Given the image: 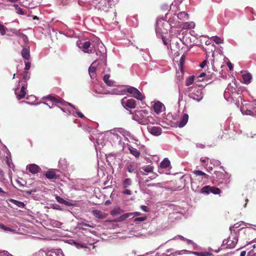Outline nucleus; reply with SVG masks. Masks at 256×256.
<instances>
[{"instance_id":"36","label":"nucleus","mask_w":256,"mask_h":256,"mask_svg":"<svg viewBox=\"0 0 256 256\" xmlns=\"http://www.w3.org/2000/svg\"><path fill=\"white\" fill-rule=\"evenodd\" d=\"M14 8H16V13L21 14L24 15V13L23 12V10L18 6V4H14Z\"/></svg>"},{"instance_id":"49","label":"nucleus","mask_w":256,"mask_h":256,"mask_svg":"<svg viewBox=\"0 0 256 256\" xmlns=\"http://www.w3.org/2000/svg\"><path fill=\"white\" fill-rule=\"evenodd\" d=\"M205 76H206V74L204 72H202L200 74V76H198V79L200 78L199 80L200 81L201 80L200 78H201Z\"/></svg>"},{"instance_id":"31","label":"nucleus","mask_w":256,"mask_h":256,"mask_svg":"<svg viewBox=\"0 0 256 256\" xmlns=\"http://www.w3.org/2000/svg\"><path fill=\"white\" fill-rule=\"evenodd\" d=\"M128 170L130 173H136V168L134 165L129 164L128 166Z\"/></svg>"},{"instance_id":"56","label":"nucleus","mask_w":256,"mask_h":256,"mask_svg":"<svg viewBox=\"0 0 256 256\" xmlns=\"http://www.w3.org/2000/svg\"><path fill=\"white\" fill-rule=\"evenodd\" d=\"M81 225H82V226H84L92 228V226H90L89 224H86V223H84V222L82 223Z\"/></svg>"},{"instance_id":"12","label":"nucleus","mask_w":256,"mask_h":256,"mask_svg":"<svg viewBox=\"0 0 256 256\" xmlns=\"http://www.w3.org/2000/svg\"><path fill=\"white\" fill-rule=\"evenodd\" d=\"M90 42L89 41H87L82 44V46H81L80 48L83 52L90 54L92 52V50L90 48Z\"/></svg>"},{"instance_id":"6","label":"nucleus","mask_w":256,"mask_h":256,"mask_svg":"<svg viewBox=\"0 0 256 256\" xmlns=\"http://www.w3.org/2000/svg\"><path fill=\"white\" fill-rule=\"evenodd\" d=\"M148 114V112L146 110H142L140 112H137V113L136 114V116L140 118V120H142V124H146L148 123L149 120H148V116H147L145 118V116H147V115Z\"/></svg>"},{"instance_id":"11","label":"nucleus","mask_w":256,"mask_h":256,"mask_svg":"<svg viewBox=\"0 0 256 256\" xmlns=\"http://www.w3.org/2000/svg\"><path fill=\"white\" fill-rule=\"evenodd\" d=\"M46 98L54 102V104H60L62 106L64 105V100L58 96H53L50 95L46 96Z\"/></svg>"},{"instance_id":"32","label":"nucleus","mask_w":256,"mask_h":256,"mask_svg":"<svg viewBox=\"0 0 256 256\" xmlns=\"http://www.w3.org/2000/svg\"><path fill=\"white\" fill-rule=\"evenodd\" d=\"M174 18H175V17L173 16L172 17H170L169 20H168V22H169L170 26L172 27L176 26L177 24V21H175Z\"/></svg>"},{"instance_id":"38","label":"nucleus","mask_w":256,"mask_h":256,"mask_svg":"<svg viewBox=\"0 0 256 256\" xmlns=\"http://www.w3.org/2000/svg\"><path fill=\"white\" fill-rule=\"evenodd\" d=\"M0 228L5 231H11L12 229L6 226L4 224H0Z\"/></svg>"},{"instance_id":"10","label":"nucleus","mask_w":256,"mask_h":256,"mask_svg":"<svg viewBox=\"0 0 256 256\" xmlns=\"http://www.w3.org/2000/svg\"><path fill=\"white\" fill-rule=\"evenodd\" d=\"M28 172L32 174H36L40 170V168L36 164H31L28 165Z\"/></svg>"},{"instance_id":"17","label":"nucleus","mask_w":256,"mask_h":256,"mask_svg":"<svg viewBox=\"0 0 256 256\" xmlns=\"http://www.w3.org/2000/svg\"><path fill=\"white\" fill-rule=\"evenodd\" d=\"M55 199H56V202H58L60 204H63L65 206H74V204L63 199L62 198L59 196H56V197H55Z\"/></svg>"},{"instance_id":"22","label":"nucleus","mask_w":256,"mask_h":256,"mask_svg":"<svg viewBox=\"0 0 256 256\" xmlns=\"http://www.w3.org/2000/svg\"><path fill=\"white\" fill-rule=\"evenodd\" d=\"M128 149H129L130 154H132L135 158H138L140 156V152L136 148L132 146H130Z\"/></svg>"},{"instance_id":"3","label":"nucleus","mask_w":256,"mask_h":256,"mask_svg":"<svg viewBox=\"0 0 256 256\" xmlns=\"http://www.w3.org/2000/svg\"><path fill=\"white\" fill-rule=\"evenodd\" d=\"M126 92L132 94L133 97L138 100L142 101L144 97L136 88L134 87H130L126 89Z\"/></svg>"},{"instance_id":"63","label":"nucleus","mask_w":256,"mask_h":256,"mask_svg":"<svg viewBox=\"0 0 256 256\" xmlns=\"http://www.w3.org/2000/svg\"><path fill=\"white\" fill-rule=\"evenodd\" d=\"M154 186V184H149L148 185V186Z\"/></svg>"},{"instance_id":"52","label":"nucleus","mask_w":256,"mask_h":256,"mask_svg":"<svg viewBox=\"0 0 256 256\" xmlns=\"http://www.w3.org/2000/svg\"><path fill=\"white\" fill-rule=\"evenodd\" d=\"M228 67L229 70H232L233 67H232V64L230 62H228Z\"/></svg>"},{"instance_id":"33","label":"nucleus","mask_w":256,"mask_h":256,"mask_svg":"<svg viewBox=\"0 0 256 256\" xmlns=\"http://www.w3.org/2000/svg\"><path fill=\"white\" fill-rule=\"evenodd\" d=\"M132 184V180L130 178H128L123 181V188H126L128 186Z\"/></svg>"},{"instance_id":"21","label":"nucleus","mask_w":256,"mask_h":256,"mask_svg":"<svg viewBox=\"0 0 256 256\" xmlns=\"http://www.w3.org/2000/svg\"><path fill=\"white\" fill-rule=\"evenodd\" d=\"M192 173H194V174L196 176H202L206 180H208L209 178L208 174L200 170H194V172H192Z\"/></svg>"},{"instance_id":"8","label":"nucleus","mask_w":256,"mask_h":256,"mask_svg":"<svg viewBox=\"0 0 256 256\" xmlns=\"http://www.w3.org/2000/svg\"><path fill=\"white\" fill-rule=\"evenodd\" d=\"M214 180L218 183H222V180L226 178V174L222 172H215L214 176H213Z\"/></svg>"},{"instance_id":"40","label":"nucleus","mask_w":256,"mask_h":256,"mask_svg":"<svg viewBox=\"0 0 256 256\" xmlns=\"http://www.w3.org/2000/svg\"><path fill=\"white\" fill-rule=\"evenodd\" d=\"M0 32L1 35L4 36L6 34V30L3 25L0 24Z\"/></svg>"},{"instance_id":"5","label":"nucleus","mask_w":256,"mask_h":256,"mask_svg":"<svg viewBox=\"0 0 256 256\" xmlns=\"http://www.w3.org/2000/svg\"><path fill=\"white\" fill-rule=\"evenodd\" d=\"M126 98H124L121 100V104H122L123 107L125 108H135L136 106V100L132 98L128 99L126 100H124Z\"/></svg>"},{"instance_id":"13","label":"nucleus","mask_w":256,"mask_h":256,"mask_svg":"<svg viewBox=\"0 0 256 256\" xmlns=\"http://www.w3.org/2000/svg\"><path fill=\"white\" fill-rule=\"evenodd\" d=\"M44 176L48 180H56L60 177L53 170H49L44 173Z\"/></svg>"},{"instance_id":"45","label":"nucleus","mask_w":256,"mask_h":256,"mask_svg":"<svg viewBox=\"0 0 256 256\" xmlns=\"http://www.w3.org/2000/svg\"><path fill=\"white\" fill-rule=\"evenodd\" d=\"M52 208L54 210H62V208H60V206L58 204H55L54 205H53Z\"/></svg>"},{"instance_id":"46","label":"nucleus","mask_w":256,"mask_h":256,"mask_svg":"<svg viewBox=\"0 0 256 256\" xmlns=\"http://www.w3.org/2000/svg\"><path fill=\"white\" fill-rule=\"evenodd\" d=\"M208 158H201L200 162L202 163H206L208 162Z\"/></svg>"},{"instance_id":"44","label":"nucleus","mask_w":256,"mask_h":256,"mask_svg":"<svg viewBox=\"0 0 256 256\" xmlns=\"http://www.w3.org/2000/svg\"><path fill=\"white\" fill-rule=\"evenodd\" d=\"M122 193L124 194L130 196L132 194V192L128 189H126L124 190V191H123Z\"/></svg>"},{"instance_id":"42","label":"nucleus","mask_w":256,"mask_h":256,"mask_svg":"<svg viewBox=\"0 0 256 256\" xmlns=\"http://www.w3.org/2000/svg\"><path fill=\"white\" fill-rule=\"evenodd\" d=\"M146 220V216H142L140 218H136L134 219V222H143Z\"/></svg>"},{"instance_id":"14","label":"nucleus","mask_w":256,"mask_h":256,"mask_svg":"<svg viewBox=\"0 0 256 256\" xmlns=\"http://www.w3.org/2000/svg\"><path fill=\"white\" fill-rule=\"evenodd\" d=\"M92 213L93 216H94L95 218L98 219L104 220L107 216V214L99 210H94L92 211Z\"/></svg>"},{"instance_id":"1","label":"nucleus","mask_w":256,"mask_h":256,"mask_svg":"<svg viewBox=\"0 0 256 256\" xmlns=\"http://www.w3.org/2000/svg\"><path fill=\"white\" fill-rule=\"evenodd\" d=\"M202 88V85L194 84L192 86L188 88L186 92L190 98L199 102L203 98Z\"/></svg>"},{"instance_id":"53","label":"nucleus","mask_w":256,"mask_h":256,"mask_svg":"<svg viewBox=\"0 0 256 256\" xmlns=\"http://www.w3.org/2000/svg\"><path fill=\"white\" fill-rule=\"evenodd\" d=\"M130 214H132V216H138L140 215V212H130Z\"/></svg>"},{"instance_id":"39","label":"nucleus","mask_w":256,"mask_h":256,"mask_svg":"<svg viewBox=\"0 0 256 256\" xmlns=\"http://www.w3.org/2000/svg\"><path fill=\"white\" fill-rule=\"evenodd\" d=\"M28 72H27V70H25L23 72L22 76H23V80H26L28 79L29 77L28 76Z\"/></svg>"},{"instance_id":"34","label":"nucleus","mask_w":256,"mask_h":256,"mask_svg":"<svg viewBox=\"0 0 256 256\" xmlns=\"http://www.w3.org/2000/svg\"><path fill=\"white\" fill-rule=\"evenodd\" d=\"M212 40H213V41H214L216 44H220L223 42L222 40L218 36L212 37Z\"/></svg>"},{"instance_id":"48","label":"nucleus","mask_w":256,"mask_h":256,"mask_svg":"<svg viewBox=\"0 0 256 256\" xmlns=\"http://www.w3.org/2000/svg\"><path fill=\"white\" fill-rule=\"evenodd\" d=\"M240 226V225L239 224H238V223L234 224V226H233L232 227H230V230H232V229H234V228H239Z\"/></svg>"},{"instance_id":"50","label":"nucleus","mask_w":256,"mask_h":256,"mask_svg":"<svg viewBox=\"0 0 256 256\" xmlns=\"http://www.w3.org/2000/svg\"><path fill=\"white\" fill-rule=\"evenodd\" d=\"M158 20L157 22H156V32H160V28H158Z\"/></svg>"},{"instance_id":"30","label":"nucleus","mask_w":256,"mask_h":256,"mask_svg":"<svg viewBox=\"0 0 256 256\" xmlns=\"http://www.w3.org/2000/svg\"><path fill=\"white\" fill-rule=\"evenodd\" d=\"M194 76H190L187 78L186 80V86H188L193 84L194 82Z\"/></svg>"},{"instance_id":"43","label":"nucleus","mask_w":256,"mask_h":256,"mask_svg":"<svg viewBox=\"0 0 256 256\" xmlns=\"http://www.w3.org/2000/svg\"><path fill=\"white\" fill-rule=\"evenodd\" d=\"M30 62H25V68H24L25 70L28 71V70L30 69Z\"/></svg>"},{"instance_id":"51","label":"nucleus","mask_w":256,"mask_h":256,"mask_svg":"<svg viewBox=\"0 0 256 256\" xmlns=\"http://www.w3.org/2000/svg\"><path fill=\"white\" fill-rule=\"evenodd\" d=\"M140 208H142V210L144 212H148V207L147 206H145L144 205L140 206Z\"/></svg>"},{"instance_id":"37","label":"nucleus","mask_w":256,"mask_h":256,"mask_svg":"<svg viewBox=\"0 0 256 256\" xmlns=\"http://www.w3.org/2000/svg\"><path fill=\"white\" fill-rule=\"evenodd\" d=\"M198 256H212V254L208 252H199L198 253Z\"/></svg>"},{"instance_id":"35","label":"nucleus","mask_w":256,"mask_h":256,"mask_svg":"<svg viewBox=\"0 0 256 256\" xmlns=\"http://www.w3.org/2000/svg\"><path fill=\"white\" fill-rule=\"evenodd\" d=\"M13 203H14L16 206H18V207L20 208H24V203L23 202H22L20 201H18L16 200H12Z\"/></svg>"},{"instance_id":"4","label":"nucleus","mask_w":256,"mask_h":256,"mask_svg":"<svg viewBox=\"0 0 256 256\" xmlns=\"http://www.w3.org/2000/svg\"><path fill=\"white\" fill-rule=\"evenodd\" d=\"M201 192L206 194H208L210 193L219 194L220 193V190L214 186H206L202 188Z\"/></svg>"},{"instance_id":"58","label":"nucleus","mask_w":256,"mask_h":256,"mask_svg":"<svg viewBox=\"0 0 256 256\" xmlns=\"http://www.w3.org/2000/svg\"><path fill=\"white\" fill-rule=\"evenodd\" d=\"M36 192V190H28L26 191V192L27 194H32V192Z\"/></svg>"},{"instance_id":"25","label":"nucleus","mask_w":256,"mask_h":256,"mask_svg":"<svg viewBox=\"0 0 256 256\" xmlns=\"http://www.w3.org/2000/svg\"><path fill=\"white\" fill-rule=\"evenodd\" d=\"M122 212V210L119 207H115L114 210L110 212V215L112 216H114L117 214H120Z\"/></svg>"},{"instance_id":"24","label":"nucleus","mask_w":256,"mask_h":256,"mask_svg":"<svg viewBox=\"0 0 256 256\" xmlns=\"http://www.w3.org/2000/svg\"><path fill=\"white\" fill-rule=\"evenodd\" d=\"M242 78L244 83L249 84L252 78V74L250 73H244L242 74Z\"/></svg>"},{"instance_id":"29","label":"nucleus","mask_w":256,"mask_h":256,"mask_svg":"<svg viewBox=\"0 0 256 256\" xmlns=\"http://www.w3.org/2000/svg\"><path fill=\"white\" fill-rule=\"evenodd\" d=\"M194 26V23L193 22H185L183 24L184 29L192 28Z\"/></svg>"},{"instance_id":"18","label":"nucleus","mask_w":256,"mask_h":256,"mask_svg":"<svg viewBox=\"0 0 256 256\" xmlns=\"http://www.w3.org/2000/svg\"><path fill=\"white\" fill-rule=\"evenodd\" d=\"M188 120V115L186 114H184L182 116V119H180V122L178 123V127L180 128L184 127Z\"/></svg>"},{"instance_id":"41","label":"nucleus","mask_w":256,"mask_h":256,"mask_svg":"<svg viewBox=\"0 0 256 256\" xmlns=\"http://www.w3.org/2000/svg\"><path fill=\"white\" fill-rule=\"evenodd\" d=\"M184 56H182L180 57V70H182V65L184 64Z\"/></svg>"},{"instance_id":"60","label":"nucleus","mask_w":256,"mask_h":256,"mask_svg":"<svg viewBox=\"0 0 256 256\" xmlns=\"http://www.w3.org/2000/svg\"><path fill=\"white\" fill-rule=\"evenodd\" d=\"M18 0H8L10 2H18Z\"/></svg>"},{"instance_id":"64","label":"nucleus","mask_w":256,"mask_h":256,"mask_svg":"<svg viewBox=\"0 0 256 256\" xmlns=\"http://www.w3.org/2000/svg\"><path fill=\"white\" fill-rule=\"evenodd\" d=\"M210 44V42H208V40L206 42V45H208Z\"/></svg>"},{"instance_id":"19","label":"nucleus","mask_w":256,"mask_h":256,"mask_svg":"<svg viewBox=\"0 0 256 256\" xmlns=\"http://www.w3.org/2000/svg\"><path fill=\"white\" fill-rule=\"evenodd\" d=\"M163 104L160 102H158L154 104V112L156 114H159L162 111V108Z\"/></svg>"},{"instance_id":"57","label":"nucleus","mask_w":256,"mask_h":256,"mask_svg":"<svg viewBox=\"0 0 256 256\" xmlns=\"http://www.w3.org/2000/svg\"><path fill=\"white\" fill-rule=\"evenodd\" d=\"M77 114H78V117L80 118H82L84 117L83 114L82 113H81L80 112H78Z\"/></svg>"},{"instance_id":"61","label":"nucleus","mask_w":256,"mask_h":256,"mask_svg":"<svg viewBox=\"0 0 256 256\" xmlns=\"http://www.w3.org/2000/svg\"><path fill=\"white\" fill-rule=\"evenodd\" d=\"M246 114H252V112L250 110H248V112L246 113Z\"/></svg>"},{"instance_id":"28","label":"nucleus","mask_w":256,"mask_h":256,"mask_svg":"<svg viewBox=\"0 0 256 256\" xmlns=\"http://www.w3.org/2000/svg\"><path fill=\"white\" fill-rule=\"evenodd\" d=\"M89 74L91 78H94L96 76V68L91 66L89 68Z\"/></svg>"},{"instance_id":"26","label":"nucleus","mask_w":256,"mask_h":256,"mask_svg":"<svg viewBox=\"0 0 256 256\" xmlns=\"http://www.w3.org/2000/svg\"><path fill=\"white\" fill-rule=\"evenodd\" d=\"M170 165V160L166 158H164L160 162V167L162 168H168Z\"/></svg>"},{"instance_id":"54","label":"nucleus","mask_w":256,"mask_h":256,"mask_svg":"<svg viewBox=\"0 0 256 256\" xmlns=\"http://www.w3.org/2000/svg\"><path fill=\"white\" fill-rule=\"evenodd\" d=\"M156 174L152 173V176L149 177L150 178V180H154L156 178Z\"/></svg>"},{"instance_id":"16","label":"nucleus","mask_w":256,"mask_h":256,"mask_svg":"<svg viewBox=\"0 0 256 256\" xmlns=\"http://www.w3.org/2000/svg\"><path fill=\"white\" fill-rule=\"evenodd\" d=\"M22 56L24 59L28 60L30 58V53H29V47L28 46L24 47L21 52Z\"/></svg>"},{"instance_id":"15","label":"nucleus","mask_w":256,"mask_h":256,"mask_svg":"<svg viewBox=\"0 0 256 256\" xmlns=\"http://www.w3.org/2000/svg\"><path fill=\"white\" fill-rule=\"evenodd\" d=\"M140 174L142 175H146V173H152L153 172V166L150 165H146L140 168Z\"/></svg>"},{"instance_id":"59","label":"nucleus","mask_w":256,"mask_h":256,"mask_svg":"<svg viewBox=\"0 0 256 256\" xmlns=\"http://www.w3.org/2000/svg\"><path fill=\"white\" fill-rule=\"evenodd\" d=\"M246 255V251H243L240 253V256H245Z\"/></svg>"},{"instance_id":"7","label":"nucleus","mask_w":256,"mask_h":256,"mask_svg":"<svg viewBox=\"0 0 256 256\" xmlns=\"http://www.w3.org/2000/svg\"><path fill=\"white\" fill-rule=\"evenodd\" d=\"M20 86H18V87L16 88V90H14V94H16V98L18 100H21L24 97H25L26 94V87L24 86H22L20 88L18 87Z\"/></svg>"},{"instance_id":"23","label":"nucleus","mask_w":256,"mask_h":256,"mask_svg":"<svg viewBox=\"0 0 256 256\" xmlns=\"http://www.w3.org/2000/svg\"><path fill=\"white\" fill-rule=\"evenodd\" d=\"M177 18L179 19L180 20L184 21L185 20H188V13L185 12H182L178 14H177Z\"/></svg>"},{"instance_id":"47","label":"nucleus","mask_w":256,"mask_h":256,"mask_svg":"<svg viewBox=\"0 0 256 256\" xmlns=\"http://www.w3.org/2000/svg\"><path fill=\"white\" fill-rule=\"evenodd\" d=\"M206 65V60H203L201 64H200V68H204V66Z\"/></svg>"},{"instance_id":"20","label":"nucleus","mask_w":256,"mask_h":256,"mask_svg":"<svg viewBox=\"0 0 256 256\" xmlns=\"http://www.w3.org/2000/svg\"><path fill=\"white\" fill-rule=\"evenodd\" d=\"M132 216V214L126 213V214H124L120 216H119L118 218L117 219H116V220H115V222H124V221L126 220L128 218Z\"/></svg>"},{"instance_id":"62","label":"nucleus","mask_w":256,"mask_h":256,"mask_svg":"<svg viewBox=\"0 0 256 256\" xmlns=\"http://www.w3.org/2000/svg\"><path fill=\"white\" fill-rule=\"evenodd\" d=\"M0 193H4V191H3L2 189L0 188Z\"/></svg>"},{"instance_id":"55","label":"nucleus","mask_w":256,"mask_h":256,"mask_svg":"<svg viewBox=\"0 0 256 256\" xmlns=\"http://www.w3.org/2000/svg\"><path fill=\"white\" fill-rule=\"evenodd\" d=\"M162 40L163 44H164L165 46H166L168 44V43H167L166 42V40H165L164 37L163 36H162Z\"/></svg>"},{"instance_id":"2","label":"nucleus","mask_w":256,"mask_h":256,"mask_svg":"<svg viewBox=\"0 0 256 256\" xmlns=\"http://www.w3.org/2000/svg\"><path fill=\"white\" fill-rule=\"evenodd\" d=\"M117 2V0H92V4L95 8L106 12L108 11L109 8L116 5Z\"/></svg>"},{"instance_id":"9","label":"nucleus","mask_w":256,"mask_h":256,"mask_svg":"<svg viewBox=\"0 0 256 256\" xmlns=\"http://www.w3.org/2000/svg\"><path fill=\"white\" fill-rule=\"evenodd\" d=\"M147 129H148V132L154 136H157L161 134L162 129L158 126H149L147 127Z\"/></svg>"},{"instance_id":"27","label":"nucleus","mask_w":256,"mask_h":256,"mask_svg":"<svg viewBox=\"0 0 256 256\" xmlns=\"http://www.w3.org/2000/svg\"><path fill=\"white\" fill-rule=\"evenodd\" d=\"M110 76L108 74H106L104 76V82L106 84H107L108 86H112L113 85V82L109 80Z\"/></svg>"}]
</instances>
